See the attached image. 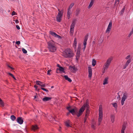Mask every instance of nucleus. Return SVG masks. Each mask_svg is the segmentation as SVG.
<instances>
[{"instance_id":"1","label":"nucleus","mask_w":133,"mask_h":133,"mask_svg":"<svg viewBox=\"0 0 133 133\" xmlns=\"http://www.w3.org/2000/svg\"><path fill=\"white\" fill-rule=\"evenodd\" d=\"M48 47L50 51L53 52L56 51V48L54 42L53 41H49L48 43Z\"/></svg>"},{"instance_id":"2","label":"nucleus","mask_w":133,"mask_h":133,"mask_svg":"<svg viewBox=\"0 0 133 133\" xmlns=\"http://www.w3.org/2000/svg\"><path fill=\"white\" fill-rule=\"evenodd\" d=\"M73 56V54L70 49H68L65 50L64 56L66 58H70L72 57Z\"/></svg>"},{"instance_id":"3","label":"nucleus","mask_w":133,"mask_h":133,"mask_svg":"<svg viewBox=\"0 0 133 133\" xmlns=\"http://www.w3.org/2000/svg\"><path fill=\"white\" fill-rule=\"evenodd\" d=\"M113 58L112 57H110L107 60L106 62L105 63L104 66V71L105 69L107 70Z\"/></svg>"},{"instance_id":"4","label":"nucleus","mask_w":133,"mask_h":133,"mask_svg":"<svg viewBox=\"0 0 133 133\" xmlns=\"http://www.w3.org/2000/svg\"><path fill=\"white\" fill-rule=\"evenodd\" d=\"M76 19H74L72 22L70 29V33L71 35H72L74 33V29L76 24Z\"/></svg>"},{"instance_id":"5","label":"nucleus","mask_w":133,"mask_h":133,"mask_svg":"<svg viewBox=\"0 0 133 133\" xmlns=\"http://www.w3.org/2000/svg\"><path fill=\"white\" fill-rule=\"evenodd\" d=\"M78 109L75 107H74L73 108L71 109L70 110H69V112L71 113L73 115H76L77 116L78 114Z\"/></svg>"},{"instance_id":"6","label":"nucleus","mask_w":133,"mask_h":133,"mask_svg":"<svg viewBox=\"0 0 133 133\" xmlns=\"http://www.w3.org/2000/svg\"><path fill=\"white\" fill-rule=\"evenodd\" d=\"M85 105L84 104L82 107L79 110V111L78 112L77 115V117H79L80 116H81L83 112L85 110Z\"/></svg>"},{"instance_id":"7","label":"nucleus","mask_w":133,"mask_h":133,"mask_svg":"<svg viewBox=\"0 0 133 133\" xmlns=\"http://www.w3.org/2000/svg\"><path fill=\"white\" fill-rule=\"evenodd\" d=\"M128 97V94L127 92H125L124 93L123 96L122 97V100L121 101V103L122 105H123L124 102L125 101Z\"/></svg>"},{"instance_id":"8","label":"nucleus","mask_w":133,"mask_h":133,"mask_svg":"<svg viewBox=\"0 0 133 133\" xmlns=\"http://www.w3.org/2000/svg\"><path fill=\"white\" fill-rule=\"evenodd\" d=\"M69 69L73 73L75 72L78 70L76 68L72 65H70L69 66Z\"/></svg>"},{"instance_id":"9","label":"nucleus","mask_w":133,"mask_h":133,"mask_svg":"<svg viewBox=\"0 0 133 133\" xmlns=\"http://www.w3.org/2000/svg\"><path fill=\"white\" fill-rule=\"evenodd\" d=\"M64 68L62 67H59V68H57L56 70V72L57 73H59L60 72H65Z\"/></svg>"},{"instance_id":"10","label":"nucleus","mask_w":133,"mask_h":133,"mask_svg":"<svg viewBox=\"0 0 133 133\" xmlns=\"http://www.w3.org/2000/svg\"><path fill=\"white\" fill-rule=\"evenodd\" d=\"M112 23L111 21L109 23V24L106 31V33H109L112 27Z\"/></svg>"},{"instance_id":"11","label":"nucleus","mask_w":133,"mask_h":133,"mask_svg":"<svg viewBox=\"0 0 133 133\" xmlns=\"http://www.w3.org/2000/svg\"><path fill=\"white\" fill-rule=\"evenodd\" d=\"M17 122L20 124H22L23 122V120L22 117H18L17 119Z\"/></svg>"},{"instance_id":"12","label":"nucleus","mask_w":133,"mask_h":133,"mask_svg":"<svg viewBox=\"0 0 133 133\" xmlns=\"http://www.w3.org/2000/svg\"><path fill=\"white\" fill-rule=\"evenodd\" d=\"M89 77L91 78L92 75V69L91 67H89L88 68Z\"/></svg>"},{"instance_id":"13","label":"nucleus","mask_w":133,"mask_h":133,"mask_svg":"<svg viewBox=\"0 0 133 133\" xmlns=\"http://www.w3.org/2000/svg\"><path fill=\"white\" fill-rule=\"evenodd\" d=\"M88 35L87 34L86 35L84 39L83 42V45L84 46H86L87 44V42L88 40Z\"/></svg>"},{"instance_id":"14","label":"nucleus","mask_w":133,"mask_h":133,"mask_svg":"<svg viewBox=\"0 0 133 133\" xmlns=\"http://www.w3.org/2000/svg\"><path fill=\"white\" fill-rule=\"evenodd\" d=\"M51 99V97H45L42 100L43 102H46L50 100Z\"/></svg>"},{"instance_id":"15","label":"nucleus","mask_w":133,"mask_h":133,"mask_svg":"<svg viewBox=\"0 0 133 133\" xmlns=\"http://www.w3.org/2000/svg\"><path fill=\"white\" fill-rule=\"evenodd\" d=\"M99 114H103L102 107L101 105H100L99 106Z\"/></svg>"},{"instance_id":"16","label":"nucleus","mask_w":133,"mask_h":133,"mask_svg":"<svg viewBox=\"0 0 133 133\" xmlns=\"http://www.w3.org/2000/svg\"><path fill=\"white\" fill-rule=\"evenodd\" d=\"M80 55V51H77L76 56V59L77 60H78L79 59Z\"/></svg>"},{"instance_id":"17","label":"nucleus","mask_w":133,"mask_h":133,"mask_svg":"<svg viewBox=\"0 0 133 133\" xmlns=\"http://www.w3.org/2000/svg\"><path fill=\"white\" fill-rule=\"evenodd\" d=\"M126 128V125L125 124H123L122 126V128L121 130V133H124V130Z\"/></svg>"},{"instance_id":"18","label":"nucleus","mask_w":133,"mask_h":133,"mask_svg":"<svg viewBox=\"0 0 133 133\" xmlns=\"http://www.w3.org/2000/svg\"><path fill=\"white\" fill-rule=\"evenodd\" d=\"M64 77L65 79L69 81V82H72L71 80L69 78L67 75H65L64 76Z\"/></svg>"},{"instance_id":"19","label":"nucleus","mask_w":133,"mask_h":133,"mask_svg":"<svg viewBox=\"0 0 133 133\" xmlns=\"http://www.w3.org/2000/svg\"><path fill=\"white\" fill-rule=\"evenodd\" d=\"M95 0H91V2L89 5L88 7L89 8H90L91 7L93 4V3Z\"/></svg>"},{"instance_id":"20","label":"nucleus","mask_w":133,"mask_h":133,"mask_svg":"<svg viewBox=\"0 0 133 133\" xmlns=\"http://www.w3.org/2000/svg\"><path fill=\"white\" fill-rule=\"evenodd\" d=\"M99 117L98 119V122H101L103 117V114H99Z\"/></svg>"},{"instance_id":"21","label":"nucleus","mask_w":133,"mask_h":133,"mask_svg":"<svg viewBox=\"0 0 133 133\" xmlns=\"http://www.w3.org/2000/svg\"><path fill=\"white\" fill-rule=\"evenodd\" d=\"M108 78L107 77L105 78L103 81V84L105 85L108 83Z\"/></svg>"},{"instance_id":"22","label":"nucleus","mask_w":133,"mask_h":133,"mask_svg":"<svg viewBox=\"0 0 133 133\" xmlns=\"http://www.w3.org/2000/svg\"><path fill=\"white\" fill-rule=\"evenodd\" d=\"M50 33L52 36L56 37V35H57V34L55 32L52 31H50Z\"/></svg>"},{"instance_id":"23","label":"nucleus","mask_w":133,"mask_h":133,"mask_svg":"<svg viewBox=\"0 0 133 133\" xmlns=\"http://www.w3.org/2000/svg\"><path fill=\"white\" fill-rule=\"evenodd\" d=\"M85 107L87 108H88V107H89V101L88 99H87L86 101L85 105Z\"/></svg>"},{"instance_id":"24","label":"nucleus","mask_w":133,"mask_h":133,"mask_svg":"<svg viewBox=\"0 0 133 133\" xmlns=\"http://www.w3.org/2000/svg\"><path fill=\"white\" fill-rule=\"evenodd\" d=\"M38 129V127L37 125H33L32 126V129L33 130H35Z\"/></svg>"},{"instance_id":"25","label":"nucleus","mask_w":133,"mask_h":133,"mask_svg":"<svg viewBox=\"0 0 133 133\" xmlns=\"http://www.w3.org/2000/svg\"><path fill=\"white\" fill-rule=\"evenodd\" d=\"M62 17L57 16L56 17L57 21L58 22H60L61 21Z\"/></svg>"},{"instance_id":"26","label":"nucleus","mask_w":133,"mask_h":133,"mask_svg":"<svg viewBox=\"0 0 133 133\" xmlns=\"http://www.w3.org/2000/svg\"><path fill=\"white\" fill-rule=\"evenodd\" d=\"M59 11L58 13V15L57 16H58L62 17L63 15V13L61 11H59V10H58Z\"/></svg>"},{"instance_id":"27","label":"nucleus","mask_w":133,"mask_h":133,"mask_svg":"<svg viewBox=\"0 0 133 133\" xmlns=\"http://www.w3.org/2000/svg\"><path fill=\"white\" fill-rule=\"evenodd\" d=\"M80 12V9L79 8L77 9L76 11V16H78L79 13Z\"/></svg>"},{"instance_id":"28","label":"nucleus","mask_w":133,"mask_h":133,"mask_svg":"<svg viewBox=\"0 0 133 133\" xmlns=\"http://www.w3.org/2000/svg\"><path fill=\"white\" fill-rule=\"evenodd\" d=\"M77 44V39L76 38H75L74 39V45L75 46V47H76V44Z\"/></svg>"},{"instance_id":"29","label":"nucleus","mask_w":133,"mask_h":133,"mask_svg":"<svg viewBox=\"0 0 133 133\" xmlns=\"http://www.w3.org/2000/svg\"><path fill=\"white\" fill-rule=\"evenodd\" d=\"M36 84L37 85H39L41 86V84H42V82L38 81H36Z\"/></svg>"},{"instance_id":"30","label":"nucleus","mask_w":133,"mask_h":133,"mask_svg":"<svg viewBox=\"0 0 133 133\" xmlns=\"http://www.w3.org/2000/svg\"><path fill=\"white\" fill-rule=\"evenodd\" d=\"M4 104L2 100L0 98V106L4 107Z\"/></svg>"},{"instance_id":"31","label":"nucleus","mask_w":133,"mask_h":133,"mask_svg":"<svg viewBox=\"0 0 133 133\" xmlns=\"http://www.w3.org/2000/svg\"><path fill=\"white\" fill-rule=\"evenodd\" d=\"M111 121L112 123H113L114 121L115 116L114 115H112L111 117Z\"/></svg>"},{"instance_id":"32","label":"nucleus","mask_w":133,"mask_h":133,"mask_svg":"<svg viewBox=\"0 0 133 133\" xmlns=\"http://www.w3.org/2000/svg\"><path fill=\"white\" fill-rule=\"evenodd\" d=\"M96 61L94 59H93L92 61V65L94 66L96 65Z\"/></svg>"},{"instance_id":"33","label":"nucleus","mask_w":133,"mask_h":133,"mask_svg":"<svg viewBox=\"0 0 133 133\" xmlns=\"http://www.w3.org/2000/svg\"><path fill=\"white\" fill-rule=\"evenodd\" d=\"M11 119L13 121H14L16 119V117L14 115H12L11 116Z\"/></svg>"},{"instance_id":"34","label":"nucleus","mask_w":133,"mask_h":133,"mask_svg":"<svg viewBox=\"0 0 133 133\" xmlns=\"http://www.w3.org/2000/svg\"><path fill=\"white\" fill-rule=\"evenodd\" d=\"M65 124L66 126L67 127H71L69 125V122H68L67 121H66L65 122Z\"/></svg>"},{"instance_id":"35","label":"nucleus","mask_w":133,"mask_h":133,"mask_svg":"<svg viewBox=\"0 0 133 133\" xmlns=\"http://www.w3.org/2000/svg\"><path fill=\"white\" fill-rule=\"evenodd\" d=\"M125 10V8H123L120 12V14L121 15H122L124 13Z\"/></svg>"},{"instance_id":"36","label":"nucleus","mask_w":133,"mask_h":133,"mask_svg":"<svg viewBox=\"0 0 133 133\" xmlns=\"http://www.w3.org/2000/svg\"><path fill=\"white\" fill-rule=\"evenodd\" d=\"M88 115L87 114H85L84 118V122H85L87 119Z\"/></svg>"},{"instance_id":"37","label":"nucleus","mask_w":133,"mask_h":133,"mask_svg":"<svg viewBox=\"0 0 133 133\" xmlns=\"http://www.w3.org/2000/svg\"><path fill=\"white\" fill-rule=\"evenodd\" d=\"M74 5V3H73L71 4L69 6V8L68 9L70 10L72 8Z\"/></svg>"},{"instance_id":"38","label":"nucleus","mask_w":133,"mask_h":133,"mask_svg":"<svg viewBox=\"0 0 133 133\" xmlns=\"http://www.w3.org/2000/svg\"><path fill=\"white\" fill-rule=\"evenodd\" d=\"M8 74L9 75L12 77L14 79L16 80V79L13 74L10 73H8Z\"/></svg>"},{"instance_id":"39","label":"nucleus","mask_w":133,"mask_h":133,"mask_svg":"<svg viewBox=\"0 0 133 133\" xmlns=\"http://www.w3.org/2000/svg\"><path fill=\"white\" fill-rule=\"evenodd\" d=\"M112 105L115 108H116L117 107V104L116 103H112Z\"/></svg>"},{"instance_id":"40","label":"nucleus","mask_w":133,"mask_h":133,"mask_svg":"<svg viewBox=\"0 0 133 133\" xmlns=\"http://www.w3.org/2000/svg\"><path fill=\"white\" fill-rule=\"evenodd\" d=\"M22 50L24 54H25L27 53V51L23 48L22 49Z\"/></svg>"},{"instance_id":"41","label":"nucleus","mask_w":133,"mask_h":133,"mask_svg":"<svg viewBox=\"0 0 133 133\" xmlns=\"http://www.w3.org/2000/svg\"><path fill=\"white\" fill-rule=\"evenodd\" d=\"M131 59L129 58L128 60L126 62V63L129 64V63L131 62Z\"/></svg>"},{"instance_id":"42","label":"nucleus","mask_w":133,"mask_h":133,"mask_svg":"<svg viewBox=\"0 0 133 133\" xmlns=\"http://www.w3.org/2000/svg\"><path fill=\"white\" fill-rule=\"evenodd\" d=\"M86 113L85 114H87L88 115V114L89 113V110L88 109H86Z\"/></svg>"},{"instance_id":"43","label":"nucleus","mask_w":133,"mask_h":133,"mask_svg":"<svg viewBox=\"0 0 133 133\" xmlns=\"http://www.w3.org/2000/svg\"><path fill=\"white\" fill-rule=\"evenodd\" d=\"M41 89L42 90H43L46 91V92H48L49 91L48 90H47L45 88L42 87V88H41Z\"/></svg>"},{"instance_id":"44","label":"nucleus","mask_w":133,"mask_h":133,"mask_svg":"<svg viewBox=\"0 0 133 133\" xmlns=\"http://www.w3.org/2000/svg\"><path fill=\"white\" fill-rule=\"evenodd\" d=\"M71 10L68 9L67 12V15H70Z\"/></svg>"},{"instance_id":"45","label":"nucleus","mask_w":133,"mask_h":133,"mask_svg":"<svg viewBox=\"0 0 133 133\" xmlns=\"http://www.w3.org/2000/svg\"><path fill=\"white\" fill-rule=\"evenodd\" d=\"M51 70H48L47 71V74L48 75H51V74L50 73V72H51Z\"/></svg>"},{"instance_id":"46","label":"nucleus","mask_w":133,"mask_h":133,"mask_svg":"<svg viewBox=\"0 0 133 133\" xmlns=\"http://www.w3.org/2000/svg\"><path fill=\"white\" fill-rule=\"evenodd\" d=\"M129 64L126 63L123 67V69H125L127 66Z\"/></svg>"},{"instance_id":"47","label":"nucleus","mask_w":133,"mask_h":133,"mask_svg":"<svg viewBox=\"0 0 133 133\" xmlns=\"http://www.w3.org/2000/svg\"><path fill=\"white\" fill-rule=\"evenodd\" d=\"M34 87L35 88L36 90H37L38 91H39V89H37L38 86L36 85H35L34 86Z\"/></svg>"},{"instance_id":"48","label":"nucleus","mask_w":133,"mask_h":133,"mask_svg":"<svg viewBox=\"0 0 133 133\" xmlns=\"http://www.w3.org/2000/svg\"><path fill=\"white\" fill-rule=\"evenodd\" d=\"M56 37H57L58 38H59V39H61L62 38V37L61 36H60L57 34Z\"/></svg>"},{"instance_id":"49","label":"nucleus","mask_w":133,"mask_h":133,"mask_svg":"<svg viewBox=\"0 0 133 133\" xmlns=\"http://www.w3.org/2000/svg\"><path fill=\"white\" fill-rule=\"evenodd\" d=\"M91 128L93 129H95V126L94 124H92L91 126Z\"/></svg>"},{"instance_id":"50","label":"nucleus","mask_w":133,"mask_h":133,"mask_svg":"<svg viewBox=\"0 0 133 133\" xmlns=\"http://www.w3.org/2000/svg\"><path fill=\"white\" fill-rule=\"evenodd\" d=\"M16 44L19 45L20 44V42L19 41H18L16 42Z\"/></svg>"},{"instance_id":"51","label":"nucleus","mask_w":133,"mask_h":133,"mask_svg":"<svg viewBox=\"0 0 133 133\" xmlns=\"http://www.w3.org/2000/svg\"><path fill=\"white\" fill-rule=\"evenodd\" d=\"M81 49V47L80 46H78L77 49V51L78 52V51H80V50Z\"/></svg>"},{"instance_id":"52","label":"nucleus","mask_w":133,"mask_h":133,"mask_svg":"<svg viewBox=\"0 0 133 133\" xmlns=\"http://www.w3.org/2000/svg\"><path fill=\"white\" fill-rule=\"evenodd\" d=\"M72 109L71 108V106H69L68 107H67V109L69 111V110H70L71 109Z\"/></svg>"},{"instance_id":"53","label":"nucleus","mask_w":133,"mask_h":133,"mask_svg":"<svg viewBox=\"0 0 133 133\" xmlns=\"http://www.w3.org/2000/svg\"><path fill=\"white\" fill-rule=\"evenodd\" d=\"M117 94L118 95V96L117 97V99L119 98V100L121 98L120 97V96L119 94V92L117 93Z\"/></svg>"},{"instance_id":"54","label":"nucleus","mask_w":133,"mask_h":133,"mask_svg":"<svg viewBox=\"0 0 133 133\" xmlns=\"http://www.w3.org/2000/svg\"><path fill=\"white\" fill-rule=\"evenodd\" d=\"M16 27L17 29H18V30L20 29V28L19 25H16Z\"/></svg>"},{"instance_id":"55","label":"nucleus","mask_w":133,"mask_h":133,"mask_svg":"<svg viewBox=\"0 0 133 133\" xmlns=\"http://www.w3.org/2000/svg\"><path fill=\"white\" fill-rule=\"evenodd\" d=\"M15 13L16 12L14 11H13L12 12L11 15L12 16H13L15 15Z\"/></svg>"},{"instance_id":"56","label":"nucleus","mask_w":133,"mask_h":133,"mask_svg":"<svg viewBox=\"0 0 133 133\" xmlns=\"http://www.w3.org/2000/svg\"><path fill=\"white\" fill-rule=\"evenodd\" d=\"M45 84H43L42 83L41 84V86L42 87H45Z\"/></svg>"},{"instance_id":"57","label":"nucleus","mask_w":133,"mask_h":133,"mask_svg":"<svg viewBox=\"0 0 133 133\" xmlns=\"http://www.w3.org/2000/svg\"><path fill=\"white\" fill-rule=\"evenodd\" d=\"M130 55H129L128 56H127V57L125 58V59H129L130 57Z\"/></svg>"},{"instance_id":"58","label":"nucleus","mask_w":133,"mask_h":133,"mask_svg":"<svg viewBox=\"0 0 133 133\" xmlns=\"http://www.w3.org/2000/svg\"><path fill=\"white\" fill-rule=\"evenodd\" d=\"M130 33L132 34L133 33V29L132 28V31H131Z\"/></svg>"},{"instance_id":"59","label":"nucleus","mask_w":133,"mask_h":133,"mask_svg":"<svg viewBox=\"0 0 133 133\" xmlns=\"http://www.w3.org/2000/svg\"><path fill=\"white\" fill-rule=\"evenodd\" d=\"M15 22L16 23H18L19 22L18 21V20H16L15 21Z\"/></svg>"},{"instance_id":"60","label":"nucleus","mask_w":133,"mask_h":133,"mask_svg":"<svg viewBox=\"0 0 133 133\" xmlns=\"http://www.w3.org/2000/svg\"><path fill=\"white\" fill-rule=\"evenodd\" d=\"M67 17L68 19H69L70 17V15H67Z\"/></svg>"},{"instance_id":"61","label":"nucleus","mask_w":133,"mask_h":133,"mask_svg":"<svg viewBox=\"0 0 133 133\" xmlns=\"http://www.w3.org/2000/svg\"><path fill=\"white\" fill-rule=\"evenodd\" d=\"M132 34H131L130 33V34H129L128 35V37H130V36H131V35Z\"/></svg>"},{"instance_id":"62","label":"nucleus","mask_w":133,"mask_h":133,"mask_svg":"<svg viewBox=\"0 0 133 133\" xmlns=\"http://www.w3.org/2000/svg\"><path fill=\"white\" fill-rule=\"evenodd\" d=\"M101 122H98V125H100V124H101Z\"/></svg>"},{"instance_id":"63","label":"nucleus","mask_w":133,"mask_h":133,"mask_svg":"<svg viewBox=\"0 0 133 133\" xmlns=\"http://www.w3.org/2000/svg\"><path fill=\"white\" fill-rule=\"evenodd\" d=\"M57 66H58V67L59 68V67H61V66H60V65L59 64H57Z\"/></svg>"},{"instance_id":"64","label":"nucleus","mask_w":133,"mask_h":133,"mask_svg":"<svg viewBox=\"0 0 133 133\" xmlns=\"http://www.w3.org/2000/svg\"><path fill=\"white\" fill-rule=\"evenodd\" d=\"M10 68H11L12 70H14V68L11 67H10Z\"/></svg>"}]
</instances>
